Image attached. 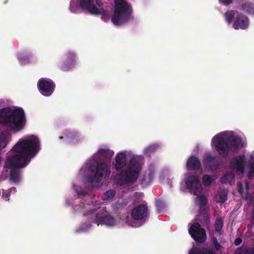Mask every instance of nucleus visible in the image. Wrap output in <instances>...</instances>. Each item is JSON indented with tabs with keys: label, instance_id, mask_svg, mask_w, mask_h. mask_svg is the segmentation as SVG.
<instances>
[{
	"label": "nucleus",
	"instance_id": "1",
	"mask_svg": "<svg viewBox=\"0 0 254 254\" xmlns=\"http://www.w3.org/2000/svg\"><path fill=\"white\" fill-rule=\"evenodd\" d=\"M40 149L39 139L34 135L20 139L14 146L12 151L16 154L8 156L5 163L7 168L12 169L9 173V179L11 182L19 181L20 171L18 169L26 166Z\"/></svg>",
	"mask_w": 254,
	"mask_h": 254
},
{
	"label": "nucleus",
	"instance_id": "2",
	"mask_svg": "<svg viewBox=\"0 0 254 254\" xmlns=\"http://www.w3.org/2000/svg\"><path fill=\"white\" fill-rule=\"evenodd\" d=\"M26 122L25 115L22 108L5 107L0 109V125L14 132L23 129Z\"/></svg>",
	"mask_w": 254,
	"mask_h": 254
},
{
	"label": "nucleus",
	"instance_id": "3",
	"mask_svg": "<svg viewBox=\"0 0 254 254\" xmlns=\"http://www.w3.org/2000/svg\"><path fill=\"white\" fill-rule=\"evenodd\" d=\"M212 142L218 154L223 157L227 156L230 151L237 152L243 147V142L240 138H224L219 135H215Z\"/></svg>",
	"mask_w": 254,
	"mask_h": 254
},
{
	"label": "nucleus",
	"instance_id": "4",
	"mask_svg": "<svg viewBox=\"0 0 254 254\" xmlns=\"http://www.w3.org/2000/svg\"><path fill=\"white\" fill-rule=\"evenodd\" d=\"M141 170V164L138 159L132 157L126 169L116 174L115 180L121 186L127 185L135 182Z\"/></svg>",
	"mask_w": 254,
	"mask_h": 254
},
{
	"label": "nucleus",
	"instance_id": "5",
	"mask_svg": "<svg viewBox=\"0 0 254 254\" xmlns=\"http://www.w3.org/2000/svg\"><path fill=\"white\" fill-rule=\"evenodd\" d=\"M114 10L111 21L116 26H120L133 20L131 4L124 0H115Z\"/></svg>",
	"mask_w": 254,
	"mask_h": 254
},
{
	"label": "nucleus",
	"instance_id": "6",
	"mask_svg": "<svg viewBox=\"0 0 254 254\" xmlns=\"http://www.w3.org/2000/svg\"><path fill=\"white\" fill-rule=\"evenodd\" d=\"M88 168L93 175L87 177V181L94 187L100 186L103 178L108 177L110 175L109 167L105 162L93 161L89 164Z\"/></svg>",
	"mask_w": 254,
	"mask_h": 254
},
{
	"label": "nucleus",
	"instance_id": "7",
	"mask_svg": "<svg viewBox=\"0 0 254 254\" xmlns=\"http://www.w3.org/2000/svg\"><path fill=\"white\" fill-rule=\"evenodd\" d=\"M95 0H80V5L82 9L87 10L90 14L101 15L105 21L109 19V14L103 8H97L95 5Z\"/></svg>",
	"mask_w": 254,
	"mask_h": 254
},
{
	"label": "nucleus",
	"instance_id": "8",
	"mask_svg": "<svg viewBox=\"0 0 254 254\" xmlns=\"http://www.w3.org/2000/svg\"><path fill=\"white\" fill-rule=\"evenodd\" d=\"M196 196V200L199 206V210L196 218L197 222H209V213L208 209L206 207L207 204V198L204 195L200 194Z\"/></svg>",
	"mask_w": 254,
	"mask_h": 254
},
{
	"label": "nucleus",
	"instance_id": "9",
	"mask_svg": "<svg viewBox=\"0 0 254 254\" xmlns=\"http://www.w3.org/2000/svg\"><path fill=\"white\" fill-rule=\"evenodd\" d=\"M37 87L42 95L45 96H50L53 93L56 85L51 79L41 78L38 81Z\"/></svg>",
	"mask_w": 254,
	"mask_h": 254
},
{
	"label": "nucleus",
	"instance_id": "10",
	"mask_svg": "<svg viewBox=\"0 0 254 254\" xmlns=\"http://www.w3.org/2000/svg\"><path fill=\"white\" fill-rule=\"evenodd\" d=\"M189 233L197 243H204L206 238L205 231L201 228L199 223H192L189 230Z\"/></svg>",
	"mask_w": 254,
	"mask_h": 254
},
{
	"label": "nucleus",
	"instance_id": "11",
	"mask_svg": "<svg viewBox=\"0 0 254 254\" xmlns=\"http://www.w3.org/2000/svg\"><path fill=\"white\" fill-rule=\"evenodd\" d=\"M186 185L187 188L191 193L196 195L201 193L202 187L197 176H188L186 178Z\"/></svg>",
	"mask_w": 254,
	"mask_h": 254
},
{
	"label": "nucleus",
	"instance_id": "12",
	"mask_svg": "<svg viewBox=\"0 0 254 254\" xmlns=\"http://www.w3.org/2000/svg\"><path fill=\"white\" fill-rule=\"evenodd\" d=\"M203 163L205 167L212 171L217 170L220 163L216 156H212L209 154H205L203 157Z\"/></svg>",
	"mask_w": 254,
	"mask_h": 254
},
{
	"label": "nucleus",
	"instance_id": "13",
	"mask_svg": "<svg viewBox=\"0 0 254 254\" xmlns=\"http://www.w3.org/2000/svg\"><path fill=\"white\" fill-rule=\"evenodd\" d=\"M249 25L248 17L242 13H239L234 20L233 27L236 30L239 29L245 30L248 28Z\"/></svg>",
	"mask_w": 254,
	"mask_h": 254
},
{
	"label": "nucleus",
	"instance_id": "14",
	"mask_svg": "<svg viewBox=\"0 0 254 254\" xmlns=\"http://www.w3.org/2000/svg\"><path fill=\"white\" fill-rule=\"evenodd\" d=\"M148 215V208L143 204L139 205L131 211V216L136 220L143 219L147 217Z\"/></svg>",
	"mask_w": 254,
	"mask_h": 254
},
{
	"label": "nucleus",
	"instance_id": "15",
	"mask_svg": "<svg viewBox=\"0 0 254 254\" xmlns=\"http://www.w3.org/2000/svg\"><path fill=\"white\" fill-rule=\"evenodd\" d=\"M66 60L60 67V69L64 71H67L72 68L75 64V55L71 51L68 52L66 54Z\"/></svg>",
	"mask_w": 254,
	"mask_h": 254
},
{
	"label": "nucleus",
	"instance_id": "16",
	"mask_svg": "<svg viewBox=\"0 0 254 254\" xmlns=\"http://www.w3.org/2000/svg\"><path fill=\"white\" fill-rule=\"evenodd\" d=\"M244 156L239 155L234 157L231 162V166L237 171L243 172L244 171Z\"/></svg>",
	"mask_w": 254,
	"mask_h": 254
},
{
	"label": "nucleus",
	"instance_id": "17",
	"mask_svg": "<svg viewBox=\"0 0 254 254\" xmlns=\"http://www.w3.org/2000/svg\"><path fill=\"white\" fill-rule=\"evenodd\" d=\"M115 161V168L116 170L118 171L121 170L126 165V154L123 152L118 153L116 156Z\"/></svg>",
	"mask_w": 254,
	"mask_h": 254
},
{
	"label": "nucleus",
	"instance_id": "18",
	"mask_svg": "<svg viewBox=\"0 0 254 254\" xmlns=\"http://www.w3.org/2000/svg\"><path fill=\"white\" fill-rule=\"evenodd\" d=\"M200 166L199 159L193 156H190L187 163V168L189 170H198L200 169Z\"/></svg>",
	"mask_w": 254,
	"mask_h": 254
},
{
	"label": "nucleus",
	"instance_id": "19",
	"mask_svg": "<svg viewBox=\"0 0 254 254\" xmlns=\"http://www.w3.org/2000/svg\"><path fill=\"white\" fill-rule=\"evenodd\" d=\"M154 173L151 170L146 171L143 175L140 178V183L144 187L149 185L152 181L154 178Z\"/></svg>",
	"mask_w": 254,
	"mask_h": 254
},
{
	"label": "nucleus",
	"instance_id": "20",
	"mask_svg": "<svg viewBox=\"0 0 254 254\" xmlns=\"http://www.w3.org/2000/svg\"><path fill=\"white\" fill-rule=\"evenodd\" d=\"M189 254H216L215 252L212 250L205 247L202 248L200 250L197 248H192L189 251Z\"/></svg>",
	"mask_w": 254,
	"mask_h": 254
},
{
	"label": "nucleus",
	"instance_id": "21",
	"mask_svg": "<svg viewBox=\"0 0 254 254\" xmlns=\"http://www.w3.org/2000/svg\"><path fill=\"white\" fill-rule=\"evenodd\" d=\"M242 9L248 14H254V3L250 1H247L241 4Z\"/></svg>",
	"mask_w": 254,
	"mask_h": 254
},
{
	"label": "nucleus",
	"instance_id": "22",
	"mask_svg": "<svg viewBox=\"0 0 254 254\" xmlns=\"http://www.w3.org/2000/svg\"><path fill=\"white\" fill-rule=\"evenodd\" d=\"M235 12L233 10H228L224 14V17L226 21L230 24L234 18Z\"/></svg>",
	"mask_w": 254,
	"mask_h": 254
},
{
	"label": "nucleus",
	"instance_id": "23",
	"mask_svg": "<svg viewBox=\"0 0 254 254\" xmlns=\"http://www.w3.org/2000/svg\"><path fill=\"white\" fill-rule=\"evenodd\" d=\"M236 254H254V248H240L237 250Z\"/></svg>",
	"mask_w": 254,
	"mask_h": 254
},
{
	"label": "nucleus",
	"instance_id": "24",
	"mask_svg": "<svg viewBox=\"0 0 254 254\" xmlns=\"http://www.w3.org/2000/svg\"><path fill=\"white\" fill-rule=\"evenodd\" d=\"M116 190H110L105 192L102 196V199L103 200H107L113 198L116 194Z\"/></svg>",
	"mask_w": 254,
	"mask_h": 254
},
{
	"label": "nucleus",
	"instance_id": "25",
	"mask_svg": "<svg viewBox=\"0 0 254 254\" xmlns=\"http://www.w3.org/2000/svg\"><path fill=\"white\" fill-rule=\"evenodd\" d=\"M98 155L100 157L110 158L112 156L113 153L109 149H100L98 151Z\"/></svg>",
	"mask_w": 254,
	"mask_h": 254
},
{
	"label": "nucleus",
	"instance_id": "26",
	"mask_svg": "<svg viewBox=\"0 0 254 254\" xmlns=\"http://www.w3.org/2000/svg\"><path fill=\"white\" fill-rule=\"evenodd\" d=\"M156 205L158 213H163L166 211V205L162 200H157L156 201Z\"/></svg>",
	"mask_w": 254,
	"mask_h": 254
},
{
	"label": "nucleus",
	"instance_id": "27",
	"mask_svg": "<svg viewBox=\"0 0 254 254\" xmlns=\"http://www.w3.org/2000/svg\"><path fill=\"white\" fill-rule=\"evenodd\" d=\"M7 142V136L4 133L0 132V150L5 147Z\"/></svg>",
	"mask_w": 254,
	"mask_h": 254
},
{
	"label": "nucleus",
	"instance_id": "28",
	"mask_svg": "<svg viewBox=\"0 0 254 254\" xmlns=\"http://www.w3.org/2000/svg\"><path fill=\"white\" fill-rule=\"evenodd\" d=\"M158 147L159 146L157 144H152L146 148L145 153L147 155H150V154L155 152L157 150Z\"/></svg>",
	"mask_w": 254,
	"mask_h": 254
},
{
	"label": "nucleus",
	"instance_id": "29",
	"mask_svg": "<svg viewBox=\"0 0 254 254\" xmlns=\"http://www.w3.org/2000/svg\"><path fill=\"white\" fill-rule=\"evenodd\" d=\"M212 182V179L209 175H204L202 177V183L205 187L209 186Z\"/></svg>",
	"mask_w": 254,
	"mask_h": 254
},
{
	"label": "nucleus",
	"instance_id": "30",
	"mask_svg": "<svg viewBox=\"0 0 254 254\" xmlns=\"http://www.w3.org/2000/svg\"><path fill=\"white\" fill-rule=\"evenodd\" d=\"M101 221H96L95 222H112L114 217L110 215L105 214L101 218Z\"/></svg>",
	"mask_w": 254,
	"mask_h": 254
},
{
	"label": "nucleus",
	"instance_id": "31",
	"mask_svg": "<svg viewBox=\"0 0 254 254\" xmlns=\"http://www.w3.org/2000/svg\"><path fill=\"white\" fill-rule=\"evenodd\" d=\"M212 244L214 246L215 249L217 251H219L222 248V246L219 244L217 241V239L215 237H213L211 239Z\"/></svg>",
	"mask_w": 254,
	"mask_h": 254
},
{
	"label": "nucleus",
	"instance_id": "32",
	"mask_svg": "<svg viewBox=\"0 0 254 254\" xmlns=\"http://www.w3.org/2000/svg\"><path fill=\"white\" fill-rule=\"evenodd\" d=\"M227 200V194L225 192H221L219 196L218 202L223 203Z\"/></svg>",
	"mask_w": 254,
	"mask_h": 254
},
{
	"label": "nucleus",
	"instance_id": "33",
	"mask_svg": "<svg viewBox=\"0 0 254 254\" xmlns=\"http://www.w3.org/2000/svg\"><path fill=\"white\" fill-rule=\"evenodd\" d=\"M223 223H215V228L216 231L219 232L221 230L223 227Z\"/></svg>",
	"mask_w": 254,
	"mask_h": 254
},
{
	"label": "nucleus",
	"instance_id": "34",
	"mask_svg": "<svg viewBox=\"0 0 254 254\" xmlns=\"http://www.w3.org/2000/svg\"><path fill=\"white\" fill-rule=\"evenodd\" d=\"M223 4L228 5L233 2V0H219Z\"/></svg>",
	"mask_w": 254,
	"mask_h": 254
},
{
	"label": "nucleus",
	"instance_id": "35",
	"mask_svg": "<svg viewBox=\"0 0 254 254\" xmlns=\"http://www.w3.org/2000/svg\"><path fill=\"white\" fill-rule=\"evenodd\" d=\"M116 223H97L98 224V226L99 225V224H101L102 225H105L107 227H114L115 226V224Z\"/></svg>",
	"mask_w": 254,
	"mask_h": 254
},
{
	"label": "nucleus",
	"instance_id": "36",
	"mask_svg": "<svg viewBox=\"0 0 254 254\" xmlns=\"http://www.w3.org/2000/svg\"><path fill=\"white\" fill-rule=\"evenodd\" d=\"M19 61L20 62L25 64V63H28L29 62V59L27 57L19 58Z\"/></svg>",
	"mask_w": 254,
	"mask_h": 254
},
{
	"label": "nucleus",
	"instance_id": "37",
	"mask_svg": "<svg viewBox=\"0 0 254 254\" xmlns=\"http://www.w3.org/2000/svg\"><path fill=\"white\" fill-rule=\"evenodd\" d=\"M129 227H138L141 226V223H127Z\"/></svg>",
	"mask_w": 254,
	"mask_h": 254
},
{
	"label": "nucleus",
	"instance_id": "38",
	"mask_svg": "<svg viewBox=\"0 0 254 254\" xmlns=\"http://www.w3.org/2000/svg\"><path fill=\"white\" fill-rule=\"evenodd\" d=\"M242 242V239L241 238H237L235 241L234 244L236 246H238Z\"/></svg>",
	"mask_w": 254,
	"mask_h": 254
},
{
	"label": "nucleus",
	"instance_id": "39",
	"mask_svg": "<svg viewBox=\"0 0 254 254\" xmlns=\"http://www.w3.org/2000/svg\"><path fill=\"white\" fill-rule=\"evenodd\" d=\"M96 210H97L95 208L91 209L88 210V214H94L95 213V212L96 211Z\"/></svg>",
	"mask_w": 254,
	"mask_h": 254
},
{
	"label": "nucleus",
	"instance_id": "40",
	"mask_svg": "<svg viewBox=\"0 0 254 254\" xmlns=\"http://www.w3.org/2000/svg\"><path fill=\"white\" fill-rule=\"evenodd\" d=\"M95 1H96L97 5L99 7H101L103 5V3L101 2V0H95Z\"/></svg>",
	"mask_w": 254,
	"mask_h": 254
},
{
	"label": "nucleus",
	"instance_id": "41",
	"mask_svg": "<svg viewBox=\"0 0 254 254\" xmlns=\"http://www.w3.org/2000/svg\"><path fill=\"white\" fill-rule=\"evenodd\" d=\"M78 194L79 195H82L83 196H85L87 194V192L85 191H80L78 192Z\"/></svg>",
	"mask_w": 254,
	"mask_h": 254
},
{
	"label": "nucleus",
	"instance_id": "42",
	"mask_svg": "<svg viewBox=\"0 0 254 254\" xmlns=\"http://www.w3.org/2000/svg\"><path fill=\"white\" fill-rule=\"evenodd\" d=\"M216 223H217V222H222V219L221 218L220 219H216L215 222Z\"/></svg>",
	"mask_w": 254,
	"mask_h": 254
},
{
	"label": "nucleus",
	"instance_id": "43",
	"mask_svg": "<svg viewBox=\"0 0 254 254\" xmlns=\"http://www.w3.org/2000/svg\"><path fill=\"white\" fill-rule=\"evenodd\" d=\"M253 218L254 220V210L253 211Z\"/></svg>",
	"mask_w": 254,
	"mask_h": 254
},
{
	"label": "nucleus",
	"instance_id": "44",
	"mask_svg": "<svg viewBox=\"0 0 254 254\" xmlns=\"http://www.w3.org/2000/svg\"><path fill=\"white\" fill-rule=\"evenodd\" d=\"M59 138H60V139H63V136H60Z\"/></svg>",
	"mask_w": 254,
	"mask_h": 254
},
{
	"label": "nucleus",
	"instance_id": "45",
	"mask_svg": "<svg viewBox=\"0 0 254 254\" xmlns=\"http://www.w3.org/2000/svg\"><path fill=\"white\" fill-rule=\"evenodd\" d=\"M242 190V189H240V188H239V191H240H240H241V190Z\"/></svg>",
	"mask_w": 254,
	"mask_h": 254
},
{
	"label": "nucleus",
	"instance_id": "46",
	"mask_svg": "<svg viewBox=\"0 0 254 254\" xmlns=\"http://www.w3.org/2000/svg\"><path fill=\"white\" fill-rule=\"evenodd\" d=\"M251 173H254V170L252 171V172Z\"/></svg>",
	"mask_w": 254,
	"mask_h": 254
}]
</instances>
